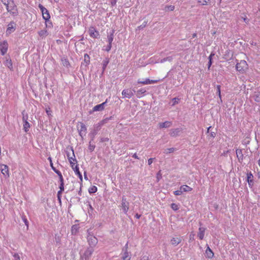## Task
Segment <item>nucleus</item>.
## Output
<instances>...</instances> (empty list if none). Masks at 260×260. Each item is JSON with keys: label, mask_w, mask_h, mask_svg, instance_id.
<instances>
[{"label": "nucleus", "mask_w": 260, "mask_h": 260, "mask_svg": "<svg viewBox=\"0 0 260 260\" xmlns=\"http://www.w3.org/2000/svg\"><path fill=\"white\" fill-rule=\"evenodd\" d=\"M158 82L157 80H150L149 79H146L144 81H142L140 79L138 80V83L143 85H147L150 84L156 83Z\"/></svg>", "instance_id": "obj_15"}, {"label": "nucleus", "mask_w": 260, "mask_h": 260, "mask_svg": "<svg viewBox=\"0 0 260 260\" xmlns=\"http://www.w3.org/2000/svg\"><path fill=\"white\" fill-rule=\"evenodd\" d=\"M127 249H128V242H127V243L125 245L124 247L122 249V251H125V250L127 251Z\"/></svg>", "instance_id": "obj_61"}, {"label": "nucleus", "mask_w": 260, "mask_h": 260, "mask_svg": "<svg viewBox=\"0 0 260 260\" xmlns=\"http://www.w3.org/2000/svg\"><path fill=\"white\" fill-rule=\"evenodd\" d=\"M216 89H217V93L218 95L219 96L220 100L221 101L220 85H217Z\"/></svg>", "instance_id": "obj_41"}, {"label": "nucleus", "mask_w": 260, "mask_h": 260, "mask_svg": "<svg viewBox=\"0 0 260 260\" xmlns=\"http://www.w3.org/2000/svg\"><path fill=\"white\" fill-rule=\"evenodd\" d=\"M87 240L90 248H93V247L96 245L98 242V239L93 235L90 234L89 233H88Z\"/></svg>", "instance_id": "obj_2"}, {"label": "nucleus", "mask_w": 260, "mask_h": 260, "mask_svg": "<svg viewBox=\"0 0 260 260\" xmlns=\"http://www.w3.org/2000/svg\"><path fill=\"white\" fill-rule=\"evenodd\" d=\"M98 132L96 131H95L94 129H93L90 133V137H91V140H93L95 137V136L97 135L98 134Z\"/></svg>", "instance_id": "obj_40"}, {"label": "nucleus", "mask_w": 260, "mask_h": 260, "mask_svg": "<svg viewBox=\"0 0 260 260\" xmlns=\"http://www.w3.org/2000/svg\"><path fill=\"white\" fill-rule=\"evenodd\" d=\"M107 103V100L101 104L95 106L92 109V112L101 111L105 108V105Z\"/></svg>", "instance_id": "obj_14"}, {"label": "nucleus", "mask_w": 260, "mask_h": 260, "mask_svg": "<svg viewBox=\"0 0 260 260\" xmlns=\"http://www.w3.org/2000/svg\"><path fill=\"white\" fill-rule=\"evenodd\" d=\"M66 153L69 161L73 160L76 161V159L73 147H67L66 149Z\"/></svg>", "instance_id": "obj_3"}, {"label": "nucleus", "mask_w": 260, "mask_h": 260, "mask_svg": "<svg viewBox=\"0 0 260 260\" xmlns=\"http://www.w3.org/2000/svg\"><path fill=\"white\" fill-rule=\"evenodd\" d=\"M175 9V6L170 5V6H165L163 10L166 12L168 11H173Z\"/></svg>", "instance_id": "obj_30"}, {"label": "nucleus", "mask_w": 260, "mask_h": 260, "mask_svg": "<svg viewBox=\"0 0 260 260\" xmlns=\"http://www.w3.org/2000/svg\"><path fill=\"white\" fill-rule=\"evenodd\" d=\"M95 147V146L94 145H91V142H89V145L88 147V149L91 152H92L94 150Z\"/></svg>", "instance_id": "obj_51"}, {"label": "nucleus", "mask_w": 260, "mask_h": 260, "mask_svg": "<svg viewBox=\"0 0 260 260\" xmlns=\"http://www.w3.org/2000/svg\"><path fill=\"white\" fill-rule=\"evenodd\" d=\"M78 230V227L77 225H74L73 226H72V233L73 234H76V232H77Z\"/></svg>", "instance_id": "obj_44"}, {"label": "nucleus", "mask_w": 260, "mask_h": 260, "mask_svg": "<svg viewBox=\"0 0 260 260\" xmlns=\"http://www.w3.org/2000/svg\"><path fill=\"white\" fill-rule=\"evenodd\" d=\"M181 242V239L180 238L176 237L173 238L171 240V243L173 246H176Z\"/></svg>", "instance_id": "obj_21"}, {"label": "nucleus", "mask_w": 260, "mask_h": 260, "mask_svg": "<svg viewBox=\"0 0 260 260\" xmlns=\"http://www.w3.org/2000/svg\"><path fill=\"white\" fill-rule=\"evenodd\" d=\"M2 1L6 7L8 4H9V2H10V0H2Z\"/></svg>", "instance_id": "obj_58"}, {"label": "nucleus", "mask_w": 260, "mask_h": 260, "mask_svg": "<svg viewBox=\"0 0 260 260\" xmlns=\"http://www.w3.org/2000/svg\"><path fill=\"white\" fill-rule=\"evenodd\" d=\"M13 256L15 258V260H20V257L18 253H15L13 254Z\"/></svg>", "instance_id": "obj_53"}, {"label": "nucleus", "mask_w": 260, "mask_h": 260, "mask_svg": "<svg viewBox=\"0 0 260 260\" xmlns=\"http://www.w3.org/2000/svg\"><path fill=\"white\" fill-rule=\"evenodd\" d=\"M135 92L136 91L134 89H126L122 91V95L124 98L130 99L134 95Z\"/></svg>", "instance_id": "obj_8"}, {"label": "nucleus", "mask_w": 260, "mask_h": 260, "mask_svg": "<svg viewBox=\"0 0 260 260\" xmlns=\"http://www.w3.org/2000/svg\"><path fill=\"white\" fill-rule=\"evenodd\" d=\"M172 101H173V105H174L178 103L179 99L177 98H174L172 99Z\"/></svg>", "instance_id": "obj_55"}, {"label": "nucleus", "mask_w": 260, "mask_h": 260, "mask_svg": "<svg viewBox=\"0 0 260 260\" xmlns=\"http://www.w3.org/2000/svg\"><path fill=\"white\" fill-rule=\"evenodd\" d=\"M154 159V158H150L148 160V162L149 165H151L152 163L153 162V160Z\"/></svg>", "instance_id": "obj_60"}, {"label": "nucleus", "mask_w": 260, "mask_h": 260, "mask_svg": "<svg viewBox=\"0 0 260 260\" xmlns=\"http://www.w3.org/2000/svg\"><path fill=\"white\" fill-rule=\"evenodd\" d=\"M252 178H253V176L251 174H249L247 175V181L249 184H250V182H251L252 181Z\"/></svg>", "instance_id": "obj_46"}, {"label": "nucleus", "mask_w": 260, "mask_h": 260, "mask_svg": "<svg viewBox=\"0 0 260 260\" xmlns=\"http://www.w3.org/2000/svg\"><path fill=\"white\" fill-rule=\"evenodd\" d=\"M181 131V128H180L171 129L170 131L169 134L170 136L172 137H176L179 135Z\"/></svg>", "instance_id": "obj_13"}, {"label": "nucleus", "mask_w": 260, "mask_h": 260, "mask_svg": "<svg viewBox=\"0 0 260 260\" xmlns=\"http://www.w3.org/2000/svg\"><path fill=\"white\" fill-rule=\"evenodd\" d=\"M30 127L29 123L26 121L25 122H23V129L25 132H27L29 130V128Z\"/></svg>", "instance_id": "obj_34"}, {"label": "nucleus", "mask_w": 260, "mask_h": 260, "mask_svg": "<svg viewBox=\"0 0 260 260\" xmlns=\"http://www.w3.org/2000/svg\"><path fill=\"white\" fill-rule=\"evenodd\" d=\"M180 188L181 190H182V192H189V191H191L192 189V188H191L190 187H189L186 185H182L180 186Z\"/></svg>", "instance_id": "obj_25"}, {"label": "nucleus", "mask_w": 260, "mask_h": 260, "mask_svg": "<svg viewBox=\"0 0 260 260\" xmlns=\"http://www.w3.org/2000/svg\"><path fill=\"white\" fill-rule=\"evenodd\" d=\"M214 56V53H211L210 56H209V61H208V69L210 68V67H211L212 62V57Z\"/></svg>", "instance_id": "obj_37"}, {"label": "nucleus", "mask_w": 260, "mask_h": 260, "mask_svg": "<svg viewBox=\"0 0 260 260\" xmlns=\"http://www.w3.org/2000/svg\"><path fill=\"white\" fill-rule=\"evenodd\" d=\"M140 260H148V257L147 256H143Z\"/></svg>", "instance_id": "obj_63"}, {"label": "nucleus", "mask_w": 260, "mask_h": 260, "mask_svg": "<svg viewBox=\"0 0 260 260\" xmlns=\"http://www.w3.org/2000/svg\"><path fill=\"white\" fill-rule=\"evenodd\" d=\"M8 44L6 41H4L0 43V50L2 55H4L7 52Z\"/></svg>", "instance_id": "obj_9"}, {"label": "nucleus", "mask_w": 260, "mask_h": 260, "mask_svg": "<svg viewBox=\"0 0 260 260\" xmlns=\"http://www.w3.org/2000/svg\"><path fill=\"white\" fill-rule=\"evenodd\" d=\"M216 136V133L214 132H211L209 135V139L212 138V139Z\"/></svg>", "instance_id": "obj_54"}, {"label": "nucleus", "mask_w": 260, "mask_h": 260, "mask_svg": "<svg viewBox=\"0 0 260 260\" xmlns=\"http://www.w3.org/2000/svg\"><path fill=\"white\" fill-rule=\"evenodd\" d=\"M111 47L112 44H109L106 47V50L108 52L109 51L111 50Z\"/></svg>", "instance_id": "obj_59"}, {"label": "nucleus", "mask_w": 260, "mask_h": 260, "mask_svg": "<svg viewBox=\"0 0 260 260\" xmlns=\"http://www.w3.org/2000/svg\"><path fill=\"white\" fill-rule=\"evenodd\" d=\"M80 127H78V130L79 131V133L80 136L83 138V136H85V134L86 133L87 128L85 126V125L82 123H80Z\"/></svg>", "instance_id": "obj_10"}, {"label": "nucleus", "mask_w": 260, "mask_h": 260, "mask_svg": "<svg viewBox=\"0 0 260 260\" xmlns=\"http://www.w3.org/2000/svg\"><path fill=\"white\" fill-rule=\"evenodd\" d=\"M172 122L170 121H166L164 122H160L158 123V126L160 128H168L171 126Z\"/></svg>", "instance_id": "obj_16"}, {"label": "nucleus", "mask_w": 260, "mask_h": 260, "mask_svg": "<svg viewBox=\"0 0 260 260\" xmlns=\"http://www.w3.org/2000/svg\"><path fill=\"white\" fill-rule=\"evenodd\" d=\"M172 59H173L172 57L169 56V57H165V58L161 59L160 62L161 63H163V62H164L165 61H171L172 60Z\"/></svg>", "instance_id": "obj_38"}, {"label": "nucleus", "mask_w": 260, "mask_h": 260, "mask_svg": "<svg viewBox=\"0 0 260 260\" xmlns=\"http://www.w3.org/2000/svg\"><path fill=\"white\" fill-rule=\"evenodd\" d=\"M74 171L76 174H77L79 178H80V180L82 181V176L81 173L79 171V168L77 165H76L75 167V169H74Z\"/></svg>", "instance_id": "obj_26"}, {"label": "nucleus", "mask_w": 260, "mask_h": 260, "mask_svg": "<svg viewBox=\"0 0 260 260\" xmlns=\"http://www.w3.org/2000/svg\"><path fill=\"white\" fill-rule=\"evenodd\" d=\"M88 32L90 36L93 38H97L99 36L98 31L93 27H90Z\"/></svg>", "instance_id": "obj_12"}, {"label": "nucleus", "mask_w": 260, "mask_h": 260, "mask_svg": "<svg viewBox=\"0 0 260 260\" xmlns=\"http://www.w3.org/2000/svg\"><path fill=\"white\" fill-rule=\"evenodd\" d=\"M62 64L64 67L67 68H69L70 66V63L69 60L66 58H62L61 59Z\"/></svg>", "instance_id": "obj_32"}, {"label": "nucleus", "mask_w": 260, "mask_h": 260, "mask_svg": "<svg viewBox=\"0 0 260 260\" xmlns=\"http://www.w3.org/2000/svg\"><path fill=\"white\" fill-rule=\"evenodd\" d=\"M109 62V59L108 58H106L105 59L103 60V62H102L103 72L105 71Z\"/></svg>", "instance_id": "obj_29"}, {"label": "nucleus", "mask_w": 260, "mask_h": 260, "mask_svg": "<svg viewBox=\"0 0 260 260\" xmlns=\"http://www.w3.org/2000/svg\"><path fill=\"white\" fill-rule=\"evenodd\" d=\"M84 61L86 64H89L90 62V57L87 54H85L84 56Z\"/></svg>", "instance_id": "obj_39"}, {"label": "nucleus", "mask_w": 260, "mask_h": 260, "mask_svg": "<svg viewBox=\"0 0 260 260\" xmlns=\"http://www.w3.org/2000/svg\"><path fill=\"white\" fill-rule=\"evenodd\" d=\"M104 123V120L100 121L99 123L94 125V129L98 132L99 130H100L102 125H103Z\"/></svg>", "instance_id": "obj_27"}, {"label": "nucleus", "mask_w": 260, "mask_h": 260, "mask_svg": "<svg viewBox=\"0 0 260 260\" xmlns=\"http://www.w3.org/2000/svg\"><path fill=\"white\" fill-rule=\"evenodd\" d=\"M0 170L1 173L5 178H8L9 177V168L7 165H0Z\"/></svg>", "instance_id": "obj_11"}, {"label": "nucleus", "mask_w": 260, "mask_h": 260, "mask_svg": "<svg viewBox=\"0 0 260 260\" xmlns=\"http://www.w3.org/2000/svg\"><path fill=\"white\" fill-rule=\"evenodd\" d=\"M117 0H110V3L112 6L116 5Z\"/></svg>", "instance_id": "obj_57"}, {"label": "nucleus", "mask_w": 260, "mask_h": 260, "mask_svg": "<svg viewBox=\"0 0 260 260\" xmlns=\"http://www.w3.org/2000/svg\"><path fill=\"white\" fill-rule=\"evenodd\" d=\"M109 138H101L100 139V142L103 143V142H107L109 141Z\"/></svg>", "instance_id": "obj_56"}, {"label": "nucleus", "mask_w": 260, "mask_h": 260, "mask_svg": "<svg viewBox=\"0 0 260 260\" xmlns=\"http://www.w3.org/2000/svg\"><path fill=\"white\" fill-rule=\"evenodd\" d=\"M206 229L205 228L200 227L199 229V232L198 233V237L200 240H202L204 238V234Z\"/></svg>", "instance_id": "obj_18"}, {"label": "nucleus", "mask_w": 260, "mask_h": 260, "mask_svg": "<svg viewBox=\"0 0 260 260\" xmlns=\"http://www.w3.org/2000/svg\"><path fill=\"white\" fill-rule=\"evenodd\" d=\"M209 2V0H198V3L202 6L207 5Z\"/></svg>", "instance_id": "obj_36"}, {"label": "nucleus", "mask_w": 260, "mask_h": 260, "mask_svg": "<svg viewBox=\"0 0 260 260\" xmlns=\"http://www.w3.org/2000/svg\"><path fill=\"white\" fill-rule=\"evenodd\" d=\"M38 34H39V36L43 39L48 36V32L47 29H44L39 31L38 32Z\"/></svg>", "instance_id": "obj_24"}, {"label": "nucleus", "mask_w": 260, "mask_h": 260, "mask_svg": "<svg viewBox=\"0 0 260 260\" xmlns=\"http://www.w3.org/2000/svg\"><path fill=\"white\" fill-rule=\"evenodd\" d=\"M22 114L23 115V117H22L23 122H25L26 121H27V119H28L27 115V114H26L25 115H24V111H23Z\"/></svg>", "instance_id": "obj_47"}, {"label": "nucleus", "mask_w": 260, "mask_h": 260, "mask_svg": "<svg viewBox=\"0 0 260 260\" xmlns=\"http://www.w3.org/2000/svg\"><path fill=\"white\" fill-rule=\"evenodd\" d=\"M64 190V183H60L59 185V190L58 191L59 193H61Z\"/></svg>", "instance_id": "obj_50"}, {"label": "nucleus", "mask_w": 260, "mask_h": 260, "mask_svg": "<svg viewBox=\"0 0 260 260\" xmlns=\"http://www.w3.org/2000/svg\"><path fill=\"white\" fill-rule=\"evenodd\" d=\"M147 21H145L143 22V23L140 26H139L138 27V28L140 30L141 29H143L144 28V27H146V26L147 25Z\"/></svg>", "instance_id": "obj_45"}, {"label": "nucleus", "mask_w": 260, "mask_h": 260, "mask_svg": "<svg viewBox=\"0 0 260 260\" xmlns=\"http://www.w3.org/2000/svg\"><path fill=\"white\" fill-rule=\"evenodd\" d=\"M42 16H43V19H44L46 21L48 20L50 18L49 12L44 14V15H42Z\"/></svg>", "instance_id": "obj_42"}, {"label": "nucleus", "mask_w": 260, "mask_h": 260, "mask_svg": "<svg viewBox=\"0 0 260 260\" xmlns=\"http://www.w3.org/2000/svg\"><path fill=\"white\" fill-rule=\"evenodd\" d=\"M175 150H176V148H173V147L170 148H168V149L165 150V153H171L173 152Z\"/></svg>", "instance_id": "obj_43"}, {"label": "nucleus", "mask_w": 260, "mask_h": 260, "mask_svg": "<svg viewBox=\"0 0 260 260\" xmlns=\"http://www.w3.org/2000/svg\"><path fill=\"white\" fill-rule=\"evenodd\" d=\"M205 255L206 257L208 258H211L214 256V253L212 250L210 248V247L208 246L206 251H205Z\"/></svg>", "instance_id": "obj_19"}, {"label": "nucleus", "mask_w": 260, "mask_h": 260, "mask_svg": "<svg viewBox=\"0 0 260 260\" xmlns=\"http://www.w3.org/2000/svg\"><path fill=\"white\" fill-rule=\"evenodd\" d=\"M97 191V187L95 186H92L89 188L88 191L90 193H95Z\"/></svg>", "instance_id": "obj_35"}, {"label": "nucleus", "mask_w": 260, "mask_h": 260, "mask_svg": "<svg viewBox=\"0 0 260 260\" xmlns=\"http://www.w3.org/2000/svg\"><path fill=\"white\" fill-rule=\"evenodd\" d=\"M69 162H70L71 167L74 170V169H75V166L76 165V164L77 163V161L76 160V161H74L73 160H71V161H69Z\"/></svg>", "instance_id": "obj_49"}, {"label": "nucleus", "mask_w": 260, "mask_h": 260, "mask_svg": "<svg viewBox=\"0 0 260 260\" xmlns=\"http://www.w3.org/2000/svg\"><path fill=\"white\" fill-rule=\"evenodd\" d=\"M114 31L113 30L110 35L108 36V42L109 44H112L114 39Z\"/></svg>", "instance_id": "obj_28"}, {"label": "nucleus", "mask_w": 260, "mask_h": 260, "mask_svg": "<svg viewBox=\"0 0 260 260\" xmlns=\"http://www.w3.org/2000/svg\"><path fill=\"white\" fill-rule=\"evenodd\" d=\"M236 152L238 161L241 163L243 161L244 158L242 150L241 149H237Z\"/></svg>", "instance_id": "obj_17"}, {"label": "nucleus", "mask_w": 260, "mask_h": 260, "mask_svg": "<svg viewBox=\"0 0 260 260\" xmlns=\"http://www.w3.org/2000/svg\"><path fill=\"white\" fill-rule=\"evenodd\" d=\"M133 157L136 158V159H139V157L137 156V154L136 153H134L133 155Z\"/></svg>", "instance_id": "obj_64"}, {"label": "nucleus", "mask_w": 260, "mask_h": 260, "mask_svg": "<svg viewBox=\"0 0 260 260\" xmlns=\"http://www.w3.org/2000/svg\"><path fill=\"white\" fill-rule=\"evenodd\" d=\"M5 65L10 70H12L13 68L12 62L11 59H7L5 62Z\"/></svg>", "instance_id": "obj_31"}, {"label": "nucleus", "mask_w": 260, "mask_h": 260, "mask_svg": "<svg viewBox=\"0 0 260 260\" xmlns=\"http://www.w3.org/2000/svg\"><path fill=\"white\" fill-rule=\"evenodd\" d=\"M60 194L61 193H58V191L57 192V199H58V201L60 203H61V196H60Z\"/></svg>", "instance_id": "obj_62"}, {"label": "nucleus", "mask_w": 260, "mask_h": 260, "mask_svg": "<svg viewBox=\"0 0 260 260\" xmlns=\"http://www.w3.org/2000/svg\"><path fill=\"white\" fill-rule=\"evenodd\" d=\"M10 2L6 8L8 12H10L14 16L17 15L18 11L16 5L15 4L13 0H10Z\"/></svg>", "instance_id": "obj_1"}, {"label": "nucleus", "mask_w": 260, "mask_h": 260, "mask_svg": "<svg viewBox=\"0 0 260 260\" xmlns=\"http://www.w3.org/2000/svg\"><path fill=\"white\" fill-rule=\"evenodd\" d=\"M174 193L176 196H179L181 195L183 192L180 188L179 190L175 191Z\"/></svg>", "instance_id": "obj_52"}, {"label": "nucleus", "mask_w": 260, "mask_h": 260, "mask_svg": "<svg viewBox=\"0 0 260 260\" xmlns=\"http://www.w3.org/2000/svg\"><path fill=\"white\" fill-rule=\"evenodd\" d=\"M14 24V23L13 22H11L8 24V27L6 30V33L7 34H10L12 31H14L15 30V29L13 26Z\"/></svg>", "instance_id": "obj_22"}, {"label": "nucleus", "mask_w": 260, "mask_h": 260, "mask_svg": "<svg viewBox=\"0 0 260 260\" xmlns=\"http://www.w3.org/2000/svg\"><path fill=\"white\" fill-rule=\"evenodd\" d=\"M39 8L42 13V15H44V14L48 12V11L41 4L39 5Z\"/></svg>", "instance_id": "obj_33"}, {"label": "nucleus", "mask_w": 260, "mask_h": 260, "mask_svg": "<svg viewBox=\"0 0 260 260\" xmlns=\"http://www.w3.org/2000/svg\"><path fill=\"white\" fill-rule=\"evenodd\" d=\"M236 69L239 71L243 72L247 69V63L245 60H241L236 64Z\"/></svg>", "instance_id": "obj_7"}, {"label": "nucleus", "mask_w": 260, "mask_h": 260, "mask_svg": "<svg viewBox=\"0 0 260 260\" xmlns=\"http://www.w3.org/2000/svg\"><path fill=\"white\" fill-rule=\"evenodd\" d=\"M94 251L93 248L88 247L84 253L81 255V260H88Z\"/></svg>", "instance_id": "obj_4"}, {"label": "nucleus", "mask_w": 260, "mask_h": 260, "mask_svg": "<svg viewBox=\"0 0 260 260\" xmlns=\"http://www.w3.org/2000/svg\"><path fill=\"white\" fill-rule=\"evenodd\" d=\"M146 92V90L144 88H141L138 90L136 92V96L140 98H141Z\"/></svg>", "instance_id": "obj_23"}, {"label": "nucleus", "mask_w": 260, "mask_h": 260, "mask_svg": "<svg viewBox=\"0 0 260 260\" xmlns=\"http://www.w3.org/2000/svg\"><path fill=\"white\" fill-rule=\"evenodd\" d=\"M129 203L127 201L126 198L123 196L121 200V207L124 214H126L129 210Z\"/></svg>", "instance_id": "obj_5"}, {"label": "nucleus", "mask_w": 260, "mask_h": 260, "mask_svg": "<svg viewBox=\"0 0 260 260\" xmlns=\"http://www.w3.org/2000/svg\"><path fill=\"white\" fill-rule=\"evenodd\" d=\"M122 252H123V253L121 254V259L122 260H130L131 255L129 254L128 251H122Z\"/></svg>", "instance_id": "obj_20"}, {"label": "nucleus", "mask_w": 260, "mask_h": 260, "mask_svg": "<svg viewBox=\"0 0 260 260\" xmlns=\"http://www.w3.org/2000/svg\"><path fill=\"white\" fill-rule=\"evenodd\" d=\"M48 159L49 160L50 165L52 168V169L58 175L59 178V181L60 183L63 184V178L61 173V172L57 170L55 167H53V165L52 163V159L51 157H49Z\"/></svg>", "instance_id": "obj_6"}, {"label": "nucleus", "mask_w": 260, "mask_h": 260, "mask_svg": "<svg viewBox=\"0 0 260 260\" xmlns=\"http://www.w3.org/2000/svg\"><path fill=\"white\" fill-rule=\"evenodd\" d=\"M171 208H172V209L175 211H176L179 209L178 205L175 203H172L171 204Z\"/></svg>", "instance_id": "obj_48"}]
</instances>
